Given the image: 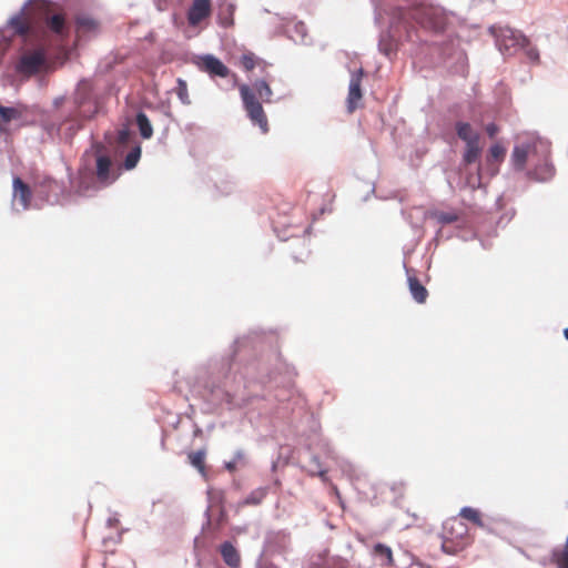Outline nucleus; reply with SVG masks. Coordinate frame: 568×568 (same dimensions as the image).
Masks as SVG:
<instances>
[{"label":"nucleus","mask_w":568,"mask_h":568,"mask_svg":"<svg viewBox=\"0 0 568 568\" xmlns=\"http://www.w3.org/2000/svg\"><path fill=\"white\" fill-rule=\"evenodd\" d=\"M175 93L183 104H190L187 83L183 79H178Z\"/></svg>","instance_id":"c85d7f7f"},{"label":"nucleus","mask_w":568,"mask_h":568,"mask_svg":"<svg viewBox=\"0 0 568 568\" xmlns=\"http://www.w3.org/2000/svg\"><path fill=\"white\" fill-rule=\"evenodd\" d=\"M554 557L559 568H568V535L565 547L561 550L554 552Z\"/></svg>","instance_id":"c756f323"},{"label":"nucleus","mask_w":568,"mask_h":568,"mask_svg":"<svg viewBox=\"0 0 568 568\" xmlns=\"http://www.w3.org/2000/svg\"><path fill=\"white\" fill-rule=\"evenodd\" d=\"M455 129L458 138L465 143L479 140V134L475 132L471 125L467 122H457Z\"/></svg>","instance_id":"f3484780"},{"label":"nucleus","mask_w":568,"mask_h":568,"mask_svg":"<svg viewBox=\"0 0 568 568\" xmlns=\"http://www.w3.org/2000/svg\"><path fill=\"white\" fill-rule=\"evenodd\" d=\"M240 63L245 71H252L254 68L260 67L263 70L267 63L257 58L253 52H246L241 57Z\"/></svg>","instance_id":"6ab92c4d"},{"label":"nucleus","mask_w":568,"mask_h":568,"mask_svg":"<svg viewBox=\"0 0 568 568\" xmlns=\"http://www.w3.org/2000/svg\"><path fill=\"white\" fill-rule=\"evenodd\" d=\"M409 291L417 303H424L427 300L428 292L416 277H408Z\"/></svg>","instance_id":"aec40b11"},{"label":"nucleus","mask_w":568,"mask_h":568,"mask_svg":"<svg viewBox=\"0 0 568 568\" xmlns=\"http://www.w3.org/2000/svg\"><path fill=\"white\" fill-rule=\"evenodd\" d=\"M43 184L48 187H52L53 185H57V182L50 178H45L43 180Z\"/></svg>","instance_id":"e433bc0d"},{"label":"nucleus","mask_w":568,"mask_h":568,"mask_svg":"<svg viewBox=\"0 0 568 568\" xmlns=\"http://www.w3.org/2000/svg\"><path fill=\"white\" fill-rule=\"evenodd\" d=\"M222 24L223 26H230V24H232V20H230V21H222Z\"/></svg>","instance_id":"a19ab883"},{"label":"nucleus","mask_w":568,"mask_h":568,"mask_svg":"<svg viewBox=\"0 0 568 568\" xmlns=\"http://www.w3.org/2000/svg\"><path fill=\"white\" fill-rule=\"evenodd\" d=\"M199 67L210 75L226 78L230 75V69L216 57L205 54L200 58Z\"/></svg>","instance_id":"9d476101"},{"label":"nucleus","mask_w":568,"mask_h":568,"mask_svg":"<svg viewBox=\"0 0 568 568\" xmlns=\"http://www.w3.org/2000/svg\"><path fill=\"white\" fill-rule=\"evenodd\" d=\"M564 335L568 339V327L564 331Z\"/></svg>","instance_id":"79ce46f5"},{"label":"nucleus","mask_w":568,"mask_h":568,"mask_svg":"<svg viewBox=\"0 0 568 568\" xmlns=\"http://www.w3.org/2000/svg\"><path fill=\"white\" fill-rule=\"evenodd\" d=\"M140 155H141V150L140 148H135L133 150H131L126 156H125V160H124V166L126 170H132L133 168H135V165L138 164L139 162V159H140Z\"/></svg>","instance_id":"7c9ffc66"},{"label":"nucleus","mask_w":568,"mask_h":568,"mask_svg":"<svg viewBox=\"0 0 568 568\" xmlns=\"http://www.w3.org/2000/svg\"><path fill=\"white\" fill-rule=\"evenodd\" d=\"M410 17L422 28L434 32L444 31L447 24L445 14L434 7H416L412 10Z\"/></svg>","instance_id":"20e7f679"},{"label":"nucleus","mask_w":568,"mask_h":568,"mask_svg":"<svg viewBox=\"0 0 568 568\" xmlns=\"http://www.w3.org/2000/svg\"><path fill=\"white\" fill-rule=\"evenodd\" d=\"M10 26L14 30V32L20 36L28 34L30 30L28 20L21 16L13 17L10 20Z\"/></svg>","instance_id":"bb28decb"},{"label":"nucleus","mask_w":568,"mask_h":568,"mask_svg":"<svg viewBox=\"0 0 568 568\" xmlns=\"http://www.w3.org/2000/svg\"><path fill=\"white\" fill-rule=\"evenodd\" d=\"M540 149H542V152H544L542 161L540 164L535 166L532 174L535 175V178L538 181H547L554 175L555 169L551 165V163L549 162L548 148L542 144V146H540Z\"/></svg>","instance_id":"ddd939ff"},{"label":"nucleus","mask_w":568,"mask_h":568,"mask_svg":"<svg viewBox=\"0 0 568 568\" xmlns=\"http://www.w3.org/2000/svg\"><path fill=\"white\" fill-rule=\"evenodd\" d=\"M47 26L55 34L62 36L65 29L64 16L61 13L53 14L47 19Z\"/></svg>","instance_id":"5701e85b"},{"label":"nucleus","mask_w":568,"mask_h":568,"mask_svg":"<svg viewBox=\"0 0 568 568\" xmlns=\"http://www.w3.org/2000/svg\"><path fill=\"white\" fill-rule=\"evenodd\" d=\"M44 64L45 52L39 49L22 54L16 64V71L21 75L31 77L37 74Z\"/></svg>","instance_id":"39448f33"},{"label":"nucleus","mask_w":568,"mask_h":568,"mask_svg":"<svg viewBox=\"0 0 568 568\" xmlns=\"http://www.w3.org/2000/svg\"><path fill=\"white\" fill-rule=\"evenodd\" d=\"M459 515H460L462 518H465V519L474 523L475 525H477L479 527L484 526L480 513L477 509H475V508L464 507L460 510Z\"/></svg>","instance_id":"cd10ccee"},{"label":"nucleus","mask_w":568,"mask_h":568,"mask_svg":"<svg viewBox=\"0 0 568 568\" xmlns=\"http://www.w3.org/2000/svg\"><path fill=\"white\" fill-rule=\"evenodd\" d=\"M205 455H206V453H205L204 449L196 450V452H191L187 455L190 464L194 468H196L202 475L206 474Z\"/></svg>","instance_id":"4be33fe9"},{"label":"nucleus","mask_w":568,"mask_h":568,"mask_svg":"<svg viewBox=\"0 0 568 568\" xmlns=\"http://www.w3.org/2000/svg\"><path fill=\"white\" fill-rule=\"evenodd\" d=\"M481 153V148L479 145V140L470 141L466 143L463 161L465 164H471L476 162Z\"/></svg>","instance_id":"412c9836"},{"label":"nucleus","mask_w":568,"mask_h":568,"mask_svg":"<svg viewBox=\"0 0 568 568\" xmlns=\"http://www.w3.org/2000/svg\"><path fill=\"white\" fill-rule=\"evenodd\" d=\"M233 6L232 4H229L226 10H227V13L232 14L233 13Z\"/></svg>","instance_id":"58836bf2"},{"label":"nucleus","mask_w":568,"mask_h":568,"mask_svg":"<svg viewBox=\"0 0 568 568\" xmlns=\"http://www.w3.org/2000/svg\"><path fill=\"white\" fill-rule=\"evenodd\" d=\"M95 176L101 186L112 184L118 175L112 171V161L105 154H99L95 161Z\"/></svg>","instance_id":"0eeeda50"},{"label":"nucleus","mask_w":568,"mask_h":568,"mask_svg":"<svg viewBox=\"0 0 568 568\" xmlns=\"http://www.w3.org/2000/svg\"><path fill=\"white\" fill-rule=\"evenodd\" d=\"M136 124H138V128H139V131H140V134L142 138L150 139L152 136L153 129H152V125H151L146 114H144L142 112L138 113Z\"/></svg>","instance_id":"b1692460"},{"label":"nucleus","mask_w":568,"mask_h":568,"mask_svg":"<svg viewBox=\"0 0 568 568\" xmlns=\"http://www.w3.org/2000/svg\"><path fill=\"white\" fill-rule=\"evenodd\" d=\"M22 116V111L18 108H9L0 104V121L4 124Z\"/></svg>","instance_id":"a878e982"},{"label":"nucleus","mask_w":568,"mask_h":568,"mask_svg":"<svg viewBox=\"0 0 568 568\" xmlns=\"http://www.w3.org/2000/svg\"><path fill=\"white\" fill-rule=\"evenodd\" d=\"M212 12L211 0H193L187 11V21L190 26H197Z\"/></svg>","instance_id":"1a4fd4ad"},{"label":"nucleus","mask_w":568,"mask_h":568,"mask_svg":"<svg viewBox=\"0 0 568 568\" xmlns=\"http://www.w3.org/2000/svg\"><path fill=\"white\" fill-rule=\"evenodd\" d=\"M500 37L503 38L499 40L500 45H504L506 49L521 45L524 42H526V38L523 34L517 33L510 29H506Z\"/></svg>","instance_id":"dca6fc26"},{"label":"nucleus","mask_w":568,"mask_h":568,"mask_svg":"<svg viewBox=\"0 0 568 568\" xmlns=\"http://www.w3.org/2000/svg\"><path fill=\"white\" fill-rule=\"evenodd\" d=\"M439 223L450 224L458 220V215L454 212H439L436 214Z\"/></svg>","instance_id":"473e14b6"},{"label":"nucleus","mask_w":568,"mask_h":568,"mask_svg":"<svg viewBox=\"0 0 568 568\" xmlns=\"http://www.w3.org/2000/svg\"><path fill=\"white\" fill-rule=\"evenodd\" d=\"M239 465H237V460H230L227 463H225V468L230 471V473H233L237 469Z\"/></svg>","instance_id":"c9c22d12"},{"label":"nucleus","mask_w":568,"mask_h":568,"mask_svg":"<svg viewBox=\"0 0 568 568\" xmlns=\"http://www.w3.org/2000/svg\"><path fill=\"white\" fill-rule=\"evenodd\" d=\"M318 475H320V477H321L322 479H325V478H326V470H322V471H320V474H318Z\"/></svg>","instance_id":"ea45409f"},{"label":"nucleus","mask_w":568,"mask_h":568,"mask_svg":"<svg viewBox=\"0 0 568 568\" xmlns=\"http://www.w3.org/2000/svg\"><path fill=\"white\" fill-rule=\"evenodd\" d=\"M372 554L378 559L382 567H394L395 561L390 547L385 544L378 542L373 546Z\"/></svg>","instance_id":"4468645a"},{"label":"nucleus","mask_w":568,"mask_h":568,"mask_svg":"<svg viewBox=\"0 0 568 568\" xmlns=\"http://www.w3.org/2000/svg\"><path fill=\"white\" fill-rule=\"evenodd\" d=\"M95 189L97 186L93 176L89 173L80 172L75 193L79 195H85L89 191Z\"/></svg>","instance_id":"a211bd4d"},{"label":"nucleus","mask_w":568,"mask_h":568,"mask_svg":"<svg viewBox=\"0 0 568 568\" xmlns=\"http://www.w3.org/2000/svg\"><path fill=\"white\" fill-rule=\"evenodd\" d=\"M77 26L81 31H93L98 28L97 21L88 17L78 18Z\"/></svg>","instance_id":"2f4dec72"},{"label":"nucleus","mask_w":568,"mask_h":568,"mask_svg":"<svg viewBox=\"0 0 568 568\" xmlns=\"http://www.w3.org/2000/svg\"><path fill=\"white\" fill-rule=\"evenodd\" d=\"M233 79H234V81L236 82V80H237L236 74H233Z\"/></svg>","instance_id":"37998d69"},{"label":"nucleus","mask_w":568,"mask_h":568,"mask_svg":"<svg viewBox=\"0 0 568 568\" xmlns=\"http://www.w3.org/2000/svg\"><path fill=\"white\" fill-rule=\"evenodd\" d=\"M220 552L224 562L231 568H239L241 565V556L237 549L230 542L225 541L220 546Z\"/></svg>","instance_id":"2eb2a0df"},{"label":"nucleus","mask_w":568,"mask_h":568,"mask_svg":"<svg viewBox=\"0 0 568 568\" xmlns=\"http://www.w3.org/2000/svg\"><path fill=\"white\" fill-rule=\"evenodd\" d=\"M528 55L530 59L537 60L538 59V52L536 50H529Z\"/></svg>","instance_id":"4c0bfd02"},{"label":"nucleus","mask_w":568,"mask_h":568,"mask_svg":"<svg viewBox=\"0 0 568 568\" xmlns=\"http://www.w3.org/2000/svg\"><path fill=\"white\" fill-rule=\"evenodd\" d=\"M470 542L467 525L459 518L453 517L443 527L442 548L448 555H456Z\"/></svg>","instance_id":"f03ea898"},{"label":"nucleus","mask_w":568,"mask_h":568,"mask_svg":"<svg viewBox=\"0 0 568 568\" xmlns=\"http://www.w3.org/2000/svg\"><path fill=\"white\" fill-rule=\"evenodd\" d=\"M239 90L248 119L254 125H257L261 129L262 133H267V116L262 103L257 100L256 94L262 101L270 102L273 95L270 84L265 80H257L254 82L253 88L247 84H241Z\"/></svg>","instance_id":"f257e3e1"},{"label":"nucleus","mask_w":568,"mask_h":568,"mask_svg":"<svg viewBox=\"0 0 568 568\" xmlns=\"http://www.w3.org/2000/svg\"><path fill=\"white\" fill-rule=\"evenodd\" d=\"M542 146L541 142L534 144L516 145L511 153V163L517 171H523L526 166L528 159L538 152V148Z\"/></svg>","instance_id":"6e6552de"},{"label":"nucleus","mask_w":568,"mask_h":568,"mask_svg":"<svg viewBox=\"0 0 568 568\" xmlns=\"http://www.w3.org/2000/svg\"><path fill=\"white\" fill-rule=\"evenodd\" d=\"M486 132L490 138H494L499 132V128L495 123H489L486 125Z\"/></svg>","instance_id":"f704fd0d"},{"label":"nucleus","mask_w":568,"mask_h":568,"mask_svg":"<svg viewBox=\"0 0 568 568\" xmlns=\"http://www.w3.org/2000/svg\"><path fill=\"white\" fill-rule=\"evenodd\" d=\"M506 148L500 143L493 144L486 156V168L485 170L488 172L490 176H494L499 171L500 163L505 160L506 156Z\"/></svg>","instance_id":"9b49d317"},{"label":"nucleus","mask_w":568,"mask_h":568,"mask_svg":"<svg viewBox=\"0 0 568 568\" xmlns=\"http://www.w3.org/2000/svg\"><path fill=\"white\" fill-rule=\"evenodd\" d=\"M73 102L77 111L70 115V120L80 122L92 116L97 110V106L92 102V84L90 81H80L74 93Z\"/></svg>","instance_id":"7ed1b4c3"},{"label":"nucleus","mask_w":568,"mask_h":568,"mask_svg":"<svg viewBox=\"0 0 568 568\" xmlns=\"http://www.w3.org/2000/svg\"><path fill=\"white\" fill-rule=\"evenodd\" d=\"M13 199L17 200L22 210H28L32 199V192L27 183L20 178L13 179Z\"/></svg>","instance_id":"f8f14e48"},{"label":"nucleus","mask_w":568,"mask_h":568,"mask_svg":"<svg viewBox=\"0 0 568 568\" xmlns=\"http://www.w3.org/2000/svg\"><path fill=\"white\" fill-rule=\"evenodd\" d=\"M234 460H237V465H242L244 466L245 465V462H246V455L243 450H237L235 454H234V457H233Z\"/></svg>","instance_id":"72a5a7b5"},{"label":"nucleus","mask_w":568,"mask_h":568,"mask_svg":"<svg viewBox=\"0 0 568 568\" xmlns=\"http://www.w3.org/2000/svg\"><path fill=\"white\" fill-rule=\"evenodd\" d=\"M267 489L266 488H257L250 493V495L241 503V506H256L262 503V500L266 497Z\"/></svg>","instance_id":"393cba45"},{"label":"nucleus","mask_w":568,"mask_h":568,"mask_svg":"<svg viewBox=\"0 0 568 568\" xmlns=\"http://www.w3.org/2000/svg\"><path fill=\"white\" fill-rule=\"evenodd\" d=\"M365 75L363 68L351 73L348 85V94L346 99V106L349 113H353L359 105L363 99L362 80Z\"/></svg>","instance_id":"423d86ee"}]
</instances>
